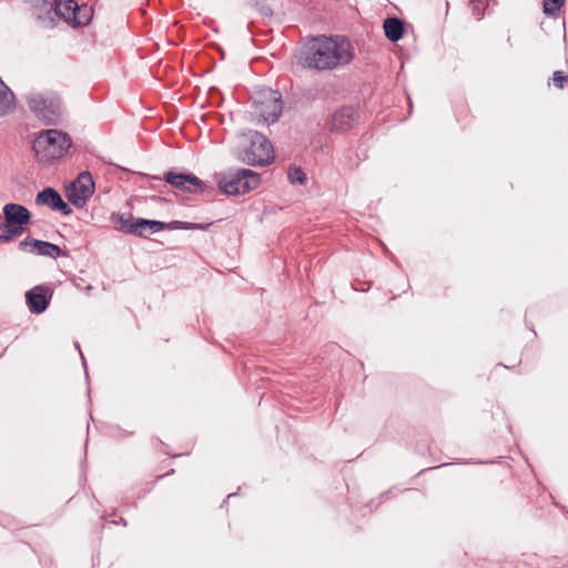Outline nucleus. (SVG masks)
I'll list each match as a JSON object with an SVG mask.
<instances>
[{"mask_svg":"<svg viewBox=\"0 0 568 568\" xmlns=\"http://www.w3.org/2000/svg\"><path fill=\"white\" fill-rule=\"evenodd\" d=\"M354 57V47L347 38L321 36L306 42L303 63L310 69L327 71L349 64Z\"/></svg>","mask_w":568,"mask_h":568,"instance_id":"f257e3e1","label":"nucleus"},{"mask_svg":"<svg viewBox=\"0 0 568 568\" xmlns=\"http://www.w3.org/2000/svg\"><path fill=\"white\" fill-rule=\"evenodd\" d=\"M564 3L565 0H544L542 10L545 14L556 18L559 14Z\"/></svg>","mask_w":568,"mask_h":568,"instance_id":"a211bd4d","label":"nucleus"},{"mask_svg":"<svg viewBox=\"0 0 568 568\" xmlns=\"http://www.w3.org/2000/svg\"><path fill=\"white\" fill-rule=\"evenodd\" d=\"M273 146L261 133L251 131L240 141L239 159L247 165H266L273 160Z\"/></svg>","mask_w":568,"mask_h":568,"instance_id":"7ed1b4c3","label":"nucleus"},{"mask_svg":"<svg viewBox=\"0 0 568 568\" xmlns=\"http://www.w3.org/2000/svg\"><path fill=\"white\" fill-rule=\"evenodd\" d=\"M19 250L27 253H32L37 255L58 257L62 254L61 248L50 242L36 240L32 237H26L19 243Z\"/></svg>","mask_w":568,"mask_h":568,"instance_id":"9b49d317","label":"nucleus"},{"mask_svg":"<svg viewBox=\"0 0 568 568\" xmlns=\"http://www.w3.org/2000/svg\"><path fill=\"white\" fill-rule=\"evenodd\" d=\"M210 224H197L190 222L174 221L170 224H165V229H182V230H205Z\"/></svg>","mask_w":568,"mask_h":568,"instance_id":"6ab92c4d","label":"nucleus"},{"mask_svg":"<svg viewBox=\"0 0 568 568\" xmlns=\"http://www.w3.org/2000/svg\"><path fill=\"white\" fill-rule=\"evenodd\" d=\"M385 36L393 42L403 37V23L397 18H388L384 21Z\"/></svg>","mask_w":568,"mask_h":568,"instance_id":"dca6fc26","label":"nucleus"},{"mask_svg":"<svg viewBox=\"0 0 568 568\" xmlns=\"http://www.w3.org/2000/svg\"><path fill=\"white\" fill-rule=\"evenodd\" d=\"M36 203L38 205H44L52 210L60 211L64 215L71 213V209L62 200L61 195L52 187H47L43 191L39 192L36 197Z\"/></svg>","mask_w":568,"mask_h":568,"instance_id":"ddd939ff","label":"nucleus"},{"mask_svg":"<svg viewBox=\"0 0 568 568\" xmlns=\"http://www.w3.org/2000/svg\"><path fill=\"white\" fill-rule=\"evenodd\" d=\"M14 106V97L11 90L0 79V115L10 112Z\"/></svg>","mask_w":568,"mask_h":568,"instance_id":"f3484780","label":"nucleus"},{"mask_svg":"<svg viewBox=\"0 0 568 568\" xmlns=\"http://www.w3.org/2000/svg\"><path fill=\"white\" fill-rule=\"evenodd\" d=\"M355 122V112L352 108H343L336 111L331 120L332 131H346L352 128Z\"/></svg>","mask_w":568,"mask_h":568,"instance_id":"2eb2a0df","label":"nucleus"},{"mask_svg":"<svg viewBox=\"0 0 568 568\" xmlns=\"http://www.w3.org/2000/svg\"><path fill=\"white\" fill-rule=\"evenodd\" d=\"M94 192V182L89 172H82L67 190L68 200L75 206H83Z\"/></svg>","mask_w":568,"mask_h":568,"instance_id":"9d476101","label":"nucleus"},{"mask_svg":"<svg viewBox=\"0 0 568 568\" xmlns=\"http://www.w3.org/2000/svg\"><path fill=\"white\" fill-rule=\"evenodd\" d=\"M261 183L260 174L247 169L223 175L217 181L219 189L229 195H241L255 190Z\"/></svg>","mask_w":568,"mask_h":568,"instance_id":"0eeeda50","label":"nucleus"},{"mask_svg":"<svg viewBox=\"0 0 568 568\" xmlns=\"http://www.w3.org/2000/svg\"><path fill=\"white\" fill-rule=\"evenodd\" d=\"M54 10L58 17L73 27L87 26L93 14L91 7H80L73 0H57Z\"/></svg>","mask_w":568,"mask_h":568,"instance_id":"6e6552de","label":"nucleus"},{"mask_svg":"<svg viewBox=\"0 0 568 568\" xmlns=\"http://www.w3.org/2000/svg\"><path fill=\"white\" fill-rule=\"evenodd\" d=\"M568 82V75L562 71H555L552 74V83L558 89H564Z\"/></svg>","mask_w":568,"mask_h":568,"instance_id":"412c9836","label":"nucleus"},{"mask_svg":"<svg viewBox=\"0 0 568 568\" xmlns=\"http://www.w3.org/2000/svg\"><path fill=\"white\" fill-rule=\"evenodd\" d=\"M165 181L186 193H196L202 191L203 182L193 174L174 173L168 172L165 174Z\"/></svg>","mask_w":568,"mask_h":568,"instance_id":"f8f14e48","label":"nucleus"},{"mask_svg":"<svg viewBox=\"0 0 568 568\" xmlns=\"http://www.w3.org/2000/svg\"><path fill=\"white\" fill-rule=\"evenodd\" d=\"M3 224L0 225V243H9L21 236L31 221L30 211L16 203H8L2 209Z\"/></svg>","mask_w":568,"mask_h":568,"instance_id":"20e7f679","label":"nucleus"},{"mask_svg":"<svg viewBox=\"0 0 568 568\" xmlns=\"http://www.w3.org/2000/svg\"><path fill=\"white\" fill-rule=\"evenodd\" d=\"M71 146L69 136L55 129L41 131L33 141V151L38 161L49 164L64 155Z\"/></svg>","mask_w":568,"mask_h":568,"instance_id":"f03ea898","label":"nucleus"},{"mask_svg":"<svg viewBox=\"0 0 568 568\" xmlns=\"http://www.w3.org/2000/svg\"><path fill=\"white\" fill-rule=\"evenodd\" d=\"M253 113L258 122H275L283 110L281 94L268 88L260 89L253 99Z\"/></svg>","mask_w":568,"mask_h":568,"instance_id":"39448f33","label":"nucleus"},{"mask_svg":"<svg viewBox=\"0 0 568 568\" xmlns=\"http://www.w3.org/2000/svg\"><path fill=\"white\" fill-rule=\"evenodd\" d=\"M26 298L30 311L36 314L44 312L49 305L47 292L42 286H37L27 292Z\"/></svg>","mask_w":568,"mask_h":568,"instance_id":"4468645a","label":"nucleus"},{"mask_svg":"<svg viewBox=\"0 0 568 568\" xmlns=\"http://www.w3.org/2000/svg\"><path fill=\"white\" fill-rule=\"evenodd\" d=\"M114 223L116 230L139 236H143L146 232L153 234L165 229L164 222L135 219L132 215H118Z\"/></svg>","mask_w":568,"mask_h":568,"instance_id":"1a4fd4ad","label":"nucleus"},{"mask_svg":"<svg viewBox=\"0 0 568 568\" xmlns=\"http://www.w3.org/2000/svg\"><path fill=\"white\" fill-rule=\"evenodd\" d=\"M287 176L292 184H304L306 182V174L300 168H290Z\"/></svg>","mask_w":568,"mask_h":568,"instance_id":"aec40b11","label":"nucleus"},{"mask_svg":"<svg viewBox=\"0 0 568 568\" xmlns=\"http://www.w3.org/2000/svg\"><path fill=\"white\" fill-rule=\"evenodd\" d=\"M27 103L31 112L47 124L55 123L62 112L60 98L54 93H30Z\"/></svg>","mask_w":568,"mask_h":568,"instance_id":"423d86ee","label":"nucleus"}]
</instances>
